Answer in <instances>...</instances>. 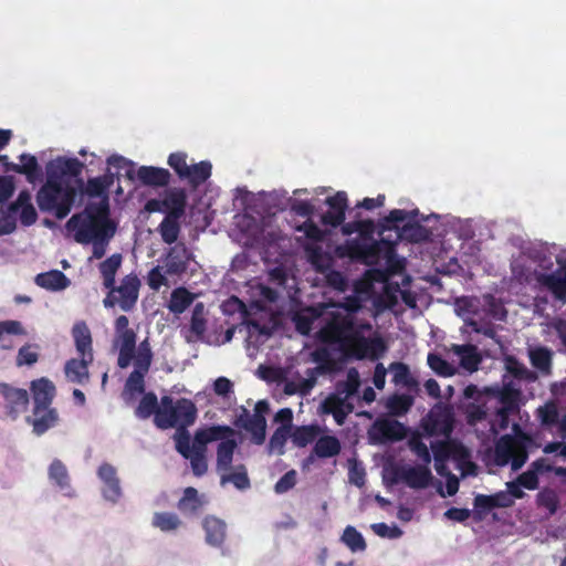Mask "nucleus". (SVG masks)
Instances as JSON below:
<instances>
[{"label":"nucleus","instance_id":"obj_53","mask_svg":"<svg viewBox=\"0 0 566 566\" xmlns=\"http://www.w3.org/2000/svg\"><path fill=\"white\" fill-rule=\"evenodd\" d=\"M340 539L354 553L366 549V542L363 535L354 526H347Z\"/></svg>","mask_w":566,"mask_h":566},{"label":"nucleus","instance_id":"obj_12","mask_svg":"<svg viewBox=\"0 0 566 566\" xmlns=\"http://www.w3.org/2000/svg\"><path fill=\"white\" fill-rule=\"evenodd\" d=\"M191 262H193L192 254L185 243H176L161 256L159 264L149 271L148 286L154 291H159L161 286L176 283L190 268Z\"/></svg>","mask_w":566,"mask_h":566},{"label":"nucleus","instance_id":"obj_30","mask_svg":"<svg viewBox=\"0 0 566 566\" xmlns=\"http://www.w3.org/2000/svg\"><path fill=\"white\" fill-rule=\"evenodd\" d=\"M202 527L206 533V543L213 547H221L227 535V524L214 516H207Z\"/></svg>","mask_w":566,"mask_h":566},{"label":"nucleus","instance_id":"obj_28","mask_svg":"<svg viewBox=\"0 0 566 566\" xmlns=\"http://www.w3.org/2000/svg\"><path fill=\"white\" fill-rule=\"evenodd\" d=\"M31 390L33 394L34 408L42 410L44 407H50L55 396V386L46 378H40L32 381Z\"/></svg>","mask_w":566,"mask_h":566},{"label":"nucleus","instance_id":"obj_32","mask_svg":"<svg viewBox=\"0 0 566 566\" xmlns=\"http://www.w3.org/2000/svg\"><path fill=\"white\" fill-rule=\"evenodd\" d=\"M340 450V441L336 437L328 434L317 437L313 447L312 454L307 460L312 462L314 457L321 459L333 458L338 455Z\"/></svg>","mask_w":566,"mask_h":566},{"label":"nucleus","instance_id":"obj_34","mask_svg":"<svg viewBox=\"0 0 566 566\" xmlns=\"http://www.w3.org/2000/svg\"><path fill=\"white\" fill-rule=\"evenodd\" d=\"M34 281L40 287L52 292L63 291L71 284L70 279L59 270L40 273L35 276Z\"/></svg>","mask_w":566,"mask_h":566},{"label":"nucleus","instance_id":"obj_26","mask_svg":"<svg viewBox=\"0 0 566 566\" xmlns=\"http://www.w3.org/2000/svg\"><path fill=\"white\" fill-rule=\"evenodd\" d=\"M551 469L552 467L547 463L546 459H538L531 464L526 472L522 473L515 481H511L510 483H517L521 490L522 488L535 490L538 486V475L551 471Z\"/></svg>","mask_w":566,"mask_h":566},{"label":"nucleus","instance_id":"obj_62","mask_svg":"<svg viewBox=\"0 0 566 566\" xmlns=\"http://www.w3.org/2000/svg\"><path fill=\"white\" fill-rule=\"evenodd\" d=\"M114 346L118 349L135 350L136 333L133 329L115 333Z\"/></svg>","mask_w":566,"mask_h":566},{"label":"nucleus","instance_id":"obj_29","mask_svg":"<svg viewBox=\"0 0 566 566\" xmlns=\"http://www.w3.org/2000/svg\"><path fill=\"white\" fill-rule=\"evenodd\" d=\"M72 336L78 356L87 357V359H94L92 335L85 322H77L74 324L72 328Z\"/></svg>","mask_w":566,"mask_h":566},{"label":"nucleus","instance_id":"obj_8","mask_svg":"<svg viewBox=\"0 0 566 566\" xmlns=\"http://www.w3.org/2000/svg\"><path fill=\"white\" fill-rule=\"evenodd\" d=\"M327 210L318 214L319 227L324 231V237L332 232L334 229L339 228L343 235L358 234V238L348 242V255L353 259L360 260L355 254L356 247L363 243L364 239L371 237L374 233V223L371 221H352L345 222V211L347 209V195L344 191H338L325 200Z\"/></svg>","mask_w":566,"mask_h":566},{"label":"nucleus","instance_id":"obj_7","mask_svg":"<svg viewBox=\"0 0 566 566\" xmlns=\"http://www.w3.org/2000/svg\"><path fill=\"white\" fill-rule=\"evenodd\" d=\"M454 312L472 332L482 334L500 343L496 338V326L493 321H504L506 310L503 303L491 294L482 296H462L454 302Z\"/></svg>","mask_w":566,"mask_h":566},{"label":"nucleus","instance_id":"obj_2","mask_svg":"<svg viewBox=\"0 0 566 566\" xmlns=\"http://www.w3.org/2000/svg\"><path fill=\"white\" fill-rule=\"evenodd\" d=\"M260 198L269 201L284 199L286 206L298 217L305 218L301 224L296 226V232L301 233L297 237L307 239L310 242L306 244L305 250L310 263L315 271L322 275V280L331 287L344 292L347 286L345 275L334 269L333 255L323 247L324 231L314 221L315 206L308 201L298 198L289 197L285 190H274L272 192H260L258 195L244 189L238 188L234 195V206L243 209L244 211L252 210L253 203Z\"/></svg>","mask_w":566,"mask_h":566},{"label":"nucleus","instance_id":"obj_19","mask_svg":"<svg viewBox=\"0 0 566 566\" xmlns=\"http://www.w3.org/2000/svg\"><path fill=\"white\" fill-rule=\"evenodd\" d=\"M398 476L411 489H424L432 480L430 468L421 464L401 467Z\"/></svg>","mask_w":566,"mask_h":566},{"label":"nucleus","instance_id":"obj_35","mask_svg":"<svg viewBox=\"0 0 566 566\" xmlns=\"http://www.w3.org/2000/svg\"><path fill=\"white\" fill-rule=\"evenodd\" d=\"M28 421L32 424L33 431L40 436L54 427L57 421V413L55 409L44 407L42 410L33 409V416L28 417Z\"/></svg>","mask_w":566,"mask_h":566},{"label":"nucleus","instance_id":"obj_41","mask_svg":"<svg viewBox=\"0 0 566 566\" xmlns=\"http://www.w3.org/2000/svg\"><path fill=\"white\" fill-rule=\"evenodd\" d=\"M210 161L203 160L199 164H191L181 180H186L192 187L203 184L211 176Z\"/></svg>","mask_w":566,"mask_h":566},{"label":"nucleus","instance_id":"obj_31","mask_svg":"<svg viewBox=\"0 0 566 566\" xmlns=\"http://www.w3.org/2000/svg\"><path fill=\"white\" fill-rule=\"evenodd\" d=\"M345 387L346 394L344 399L339 398L338 395H332L327 397L324 402L325 410L334 415V418L338 424H342L344 422L346 415L348 413V411H350V408L345 402V399L354 395L356 389L350 384H346Z\"/></svg>","mask_w":566,"mask_h":566},{"label":"nucleus","instance_id":"obj_23","mask_svg":"<svg viewBox=\"0 0 566 566\" xmlns=\"http://www.w3.org/2000/svg\"><path fill=\"white\" fill-rule=\"evenodd\" d=\"M234 431L227 432L219 441L217 447V463L216 470L219 473L232 469L233 455L238 448L235 439L232 437Z\"/></svg>","mask_w":566,"mask_h":566},{"label":"nucleus","instance_id":"obj_1","mask_svg":"<svg viewBox=\"0 0 566 566\" xmlns=\"http://www.w3.org/2000/svg\"><path fill=\"white\" fill-rule=\"evenodd\" d=\"M298 333L314 334L326 345L336 346L346 356L377 360L387 347L380 337H368L373 329L358 297L325 306L321 315L311 308L296 313L293 318Z\"/></svg>","mask_w":566,"mask_h":566},{"label":"nucleus","instance_id":"obj_45","mask_svg":"<svg viewBox=\"0 0 566 566\" xmlns=\"http://www.w3.org/2000/svg\"><path fill=\"white\" fill-rule=\"evenodd\" d=\"M178 220L179 218L177 217L166 216L158 227V232L163 241L169 245L176 243L179 237L180 224Z\"/></svg>","mask_w":566,"mask_h":566},{"label":"nucleus","instance_id":"obj_57","mask_svg":"<svg viewBox=\"0 0 566 566\" xmlns=\"http://www.w3.org/2000/svg\"><path fill=\"white\" fill-rule=\"evenodd\" d=\"M270 335L271 333L268 327L261 326L258 323H251L248 326V346L259 347V345L269 339Z\"/></svg>","mask_w":566,"mask_h":566},{"label":"nucleus","instance_id":"obj_16","mask_svg":"<svg viewBox=\"0 0 566 566\" xmlns=\"http://www.w3.org/2000/svg\"><path fill=\"white\" fill-rule=\"evenodd\" d=\"M96 474L102 483V497L113 505L117 504L123 496L117 469L113 464L104 462L97 468Z\"/></svg>","mask_w":566,"mask_h":566},{"label":"nucleus","instance_id":"obj_44","mask_svg":"<svg viewBox=\"0 0 566 566\" xmlns=\"http://www.w3.org/2000/svg\"><path fill=\"white\" fill-rule=\"evenodd\" d=\"M524 491L517 483H506V491H500L492 495L494 507H509L514 503V499H523Z\"/></svg>","mask_w":566,"mask_h":566},{"label":"nucleus","instance_id":"obj_58","mask_svg":"<svg viewBox=\"0 0 566 566\" xmlns=\"http://www.w3.org/2000/svg\"><path fill=\"white\" fill-rule=\"evenodd\" d=\"M158 400L157 396L153 392L145 394L142 398L135 413L139 419H147L153 413H157Z\"/></svg>","mask_w":566,"mask_h":566},{"label":"nucleus","instance_id":"obj_13","mask_svg":"<svg viewBox=\"0 0 566 566\" xmlns=\"http://www.w3.org/2000/svg\"><path fill=\"white\" fill-rule=\"evenodd\" d=\"M107 165L115 168L117 174L122 171L129 179L137 178L142 184L147 186H165L169 181L170 174L165 168H157L153 166H142L136 169L134 161L120 156L112 155L107 158Z\"/></svg>","mask_w":566,"mask_h":566},{"label":"nucleus","instance_id":"obj_60","mask_svg":"<svg viewBox=\"0 0 566 566\" xmlns=\"http://www.w3.org/2000/svg\"><path fill=\"white\" fill-rule=\"evenodd\" d=\"M409 448L411 452L421 461V465H427L431 463L432 457L431 452L428 449L427 444L419 438H412L409 440Z\"/></svg>","mask_w":566,"mask_h":566},{"label":"nucleus","instance_id":"obj_49","mask_svg":"<svg viewBox=\"0 0 566 566\" xmlns=\"http://www.w3.org/2000/svg\"><path fill=\"white\" fill-rule=\"evenodd\" d=\"M120 264L122 255L117 253L111 255L104 262L101 263L99 271L104 279L105 287H113V285L115 284V275Z\"/></svg>","mask_w":566,"mask_h":566},{"label":"nucleus","instance_id":"obj_5","mask_svg":"<svg viewBox=\"0 0 566 566\" xmlns=\"http://www.w3.org/2000/svg\"><path fill=\"white\" fill-rule=\"evenodd\" d=\"M83 164L74 157L59 156L45 165V182L36 193L41 211L64 219L72 210L77 195L73 180L82 172Z\"/></svg>","mask_w":566,"mask_h":566},{"label":"nucleus","instance_id":"obj_46","mask_svg":"<svg viewBox=\"0 0 566 566\" xmlns=\"http://www.w3.org/2000/svg\"><path fill=\"white\" fill-rule=\"evenodd\" d=\"M392 374V381L408 389L418 387V381L410 375L409 367L403 363H392L389 367Z\"/></svg>","mask_w":566,"mask_h":566},{"label":"nucleus","instance_id":"obj_9","mask_svg":"<svg viewBox=\"0 0 566 566\" xmlns=\"http://www.w3.org/2000/svg\"><path fill=\"white\" fill-rule=\"evenodd\" d=\"M107 207L104 206L101 213H92L85 210L74 214L67 222L66 229L73 233L74 240L82 244L92 243L93 258L101 259L105 255L107 244L115 233V228L106 219Z\"/></svg>","mask_w":566,"mask_h":566},{"label":"nucleus","instance_id":"obj_21","mask_svg":"<svg viewBox=\"0 0 566 566\" xmlns=\"http://www.w3.org/2000/svg\"><path fill=\"white\" fill-rule=\"evenodd\" d=\"M139 285L138 277L130 274L122 280L118 287H115L118 305L123 311L128 312L135 306L138 298Z\"/></svg>","mask_w":566,"mask_h":566},{"label":"nucleus","instance_id":"obj_14","mask_svg":"<svg viewBox=\"0 0 566 566\" xmlns=\"http://www.w3.org/2000/svg\"><path fill=\"white\" fill-rule=\"evenodd\" d=\"M197 417L195 405L188 399H179L175 405L160 409L155 415V422L161 429L178 428V432L192 424Z\"/></svg>","mask_w":566,"mask_h":566},{"label":"nucleus","instance_id":"obj_11","mask_svg":"<svg viewBox=\"0 0 566 566\" xmlns=\"http://www.w3.org/2000/svg\"><path fill=\"white\" fill-rule=\"evenodd\" d=\"M231 431L232 428L228 426H212L198 430L192 442L188 431H180L175 434L176 449L182 457L190 460L193 474L201 476L208 470L207 444L221 439L227 432Z\"/></svg>","mask_w":566,"mask_h":566},{"label":"nucleus","instance_id":"obj_20","mask_svg":"<svg viewBox=\"0 0 566 566\" xmlns=\"http://www.w3.org/2000/svg\"><path fill=\"white\" fill-rule=\"evenodd\" d=\"M19 164H8L7 170L25 176L29 184L35 185L42 181L43 172L35 156L22 154L19 157Z\"/></svg>","mask_w":566,"mask_h":566},{"label":"nucleus","instance_id":"obj_51","mask_svg":"<svg viewBox=\"0 0 566 566\" xmlns=\"http://www.w3.org/2000/svg\"><path fill=\"white\" fill-rule=\"evenodd\" d=\"M153 359V353L148 339H144L135 349L134 366L135 369L148 371Z\"/></svg>","mask_w":566,"mask_h":566},{"label":"nucleus","instance_id":"obj_22","mask_svg":"<svg viewBox=\"0 0 566 566\" xmlns=\"http://www.w3.org/2000/svg\"><path fill=\"white\" fill-rule=\"evenodd\" d=\"M10 210L19 216L20 222L24 227L34 224L38 220V212L32 203V196L28 190H22L17 199L10 203Z\"/></svg>","mask_w":566,"mask_h":566},{"label":"nucleus","instance_id":"obj_40","mask_svg":"<svg viewBox=\"0 0 566 566\" xmlns=\"http://www.w3.org/2000/svg\"><path fill=\"white\" fill-rule=\"evenodd\" d=\"M195 297L187 289L177 287L171 292L167 307L176 315L181 314L193 303Z\"/></svg>","mask_w":566,"mask_h":566},{"label":"nucleus","instance_id":"obj_33","mask_svg":"<svg viewBox=\"0 0 566 566\" xmlns=\"http://www.w3.org/2000/svg\"><path fill=\"white\" fill-rule=\"evenodd\" d=\"M219 476L221 486L231 483L239 491H245L251 486L247 468L241 463L234 465L232 469H228L227 471L219 473Z\"/></svg>","mask_w":566,"mask_h":566},{"label":"nucleus","instance_id":"obj_17","mask_svg":"<svg viewBox=\"0 0 566 566\" xmlns=\"http://www.w3.org/2000/svg\"><path fill=\"white\" fill-rule=\"evenodd\" d=\"M49 483L64 497L74 499L76 490L72 485V479L67 467L60 459H53L48 467Z\"/></svg>","mask_w":566,"mask_h":566},{"label":"nucleus","instance_id":"obj_61","mask_svg":"<svg viewBox=\"0 0 566 566\" xmlns=\"http://www.w3.org/2000/svg\"><path fill=\"white\" fill-rule=\"evenodd\" d=\"M259 298L255 301L260 308H266L268 305L275 303L279 298V292L270 286L258 284L255 286Z\"/></svg>","mask_w":566,"mask_h":566},{"label":"nucleus","instance_id":"obj_50","mask_svg":"<svg viewBox=\"0 0 566 566\" xmlns=\"http://www.w3.org/2000/svg\"><path fill=\"white\" fill-rule=\"evenodd\" d=\"M319 434V428L317 426H303L297 427L291 432V439L296 447L303 448L308 443L316 441Z\"/></svg>","mask_w":566,"mask_h":566},{"label":"nucleus","instance_id":"obj_27","mask_svg":"<svg viewBox=\"0 0 566 566\" xmlns=\"http://www.w3.org/2000/svg\"><path fill=\"white\" fill-rule=\"evenodd\" d=\"M93 363V359L87 357L72 358L66 361L64 367L65 377L69 381L85 385L90 380L88 366Z\"/></svg>","mask_w":566,"mask_h":566},{"label":"nucleus","instance_id":"obj_52","mask_svg":"<svg viewBox=\"0 0 566 566\" xmlns=\"http://www.w3.org/2000/svg\"><path fill=\"white\" fill-rule=\"evenodd\" d=\"M238 226L247 232L253 243L263 244L264 230H260L256 220L253 217L245 213L241 217Z\"/></svg>","mask_w":566,"mask_h":566},{"label":"nucleus","instance_id":"obj_10","mask_svg":"<svg viewBox=\"0 0 566 566\" xmlns=\"http://www.w3.org/2000/svg\"><path fill=\"white\" fill-rule=\"evenodd\" d=\"M434 469L437 473L447 479V495L452 496L459 490V479L448 468V462L454 463L461 476L474 474L475 465L471 461V452L468 448L457 441L438 442L432 447Z\"/></svg>","mask_w":566,"mask_h":566},{"label":"nucleus","instance_id":"obj_4","mask_svg":"<svg viewBox=\"0 0 566 566\" xmlns=\"http://www.w3.org/2000/svg\"><path fill=\"white\" fill-rule=\"evenodd\" d=\"M513 279L518 283L536 282L555 300L566 302V266L554 270V256L546 243H530L513 256Z\"/></svg>","mask_w":566,"mask_h":566},{"label":"nucleus","instance_id":"obj_3","mask_svg":"<svg viewBox=\"0 0 566 566\" xmlns=\"http://www.w3.org/2000/svg\"><path fill=\"white\" fill-rule=\"evenodd\" d=\"M418 212L411 214L405 210L395 209L390 211L387 220L394 224V228L384 229L379 233V239L367 237L363 243L356 247L355 254L367 265H382L385 272L381 273L384 282H388L395 274L403 269V261L396 254V244L401 239H408L415 242L426 241L432 237H442V232L437 226H429L432 221H422L420 224L415 217Z\"/></svg>","mask_w":566,"mask_h":566},{"label":"nucleus","instance_id":"obj_48","mask_svg":"<svg viewBox=\"0 0 566 566\" xmlns=\"http://www.w3.org/2000/svg\"><path fill=\"white\" fill-rule=\"evenodd\" d=\"M514 443L510 436L502 437L494 449V461L497 465L504 467L512 460Z\"/></svg>","mask_w":566,"mask_h":566},{"label":"nucleus","instance_id":"obj_24","mask_svg":"<svg viewBox=\"0 0 566 566\" xmlns=\"http://www.w3.org/2000/svg\"><path fill=\"white\" fill-rule=\"evenodd\" d=\"M449 353L457 357L459 366L465 371L472 374L478 370L481 363V357L478 353V348L474 345H451Z\"/></svg>","mask_w":566,"mask_h":566},{"label":"nucleus","instance_id":"obj_18","mask_svg":"<svg viewBox=\"0 0 566 566\" xmlns=\"http://www.w3.org/2000/svg\"><path fill=\"white\" fill-rule=\"evenodd\" d=\"M426 221H434L442 235L453 233L459 239H469L473 234V230L469 220H463L453 216L431 214L426 217Z\"/></svg>","mask_w":566,"mask_h":566},{"label":"nucleus","instance_id":"obj_43","mask_svg":"<svg viewBox=\"0 0 566 566\" xmlns=\"http://www.w3.org/2000/svg\"><path fill=\"white\" fill-rule=\"evenodd\" d=\"M148 371H142L139 369H135L132 371L129 377L126 380L125 389L123 392V397L126 401H132L135 399L137 395L144 392V378Z\"/></svg>","mask_w":566,"mask_h":566},{"label":"nucleus","instance_id":"obj_55","mask_svg":"<svg viewBox=\"0 0 566 566\" xmlns=\"http://www.w3.org/2000/svg\"><path fill=\"white\" fill-rule=\"evenodd\" d=\"M291 438V430L286 426H280L273 433L269 442V452L283 454L287 439Z\"/></svg>","mask_w":566,"mask_h":566},{"label":"nucleus","instance_id":"obj_37","mask_svg":"<svg viewBox=\"0 0 566 566\" xmlns=\"http://www.w3.org/2000/svg\"><path fill=\"white\" fill-rule=\"evenodd\" d=\"M187 196L181 189H170L164 197V206L167 211L166 216L180 218L186 208Z\"/></svg>","mask_w":566,"mask_h":566},{"label":"nucleus","instance_id":"obj_25","mask_svg":"<svg viewBox=\"0 0 566 566\" xmlns=\"http://www.w3.org/2000/svg\"><path fill=\"white\" fill-rule=\"evenodd\" d=\"M0 394L3 396L9 413L13 418L25 410L29 402L27 390L13 388L9 385L2 384L0 385Z\"/></svg>","mask_w":566,"mask_h":566},{"label":"nucleus","instance_id":"obj_15","mask_svg":"<svg viewBox=\"0 0 566 566\" xmlns=\"http://www.w3.org/2000/svg\"><path fill=\"white\" fill-rule=\"evenodd\" d=\"M270 407L268 401L260 400L254 407V413L250 415L244 410V416H241L239 422L242 428L251 433V441L255 444H262L265 440L266 420L265 415L269 412Z\"/></svg>","mask_w":566,"mask_h":566},{"label":"nucleus","instance_id":"obj_36","mask_svg":"<svg viewBox=\"0 0 566 566\" xmlns=\"http://www.w3.org/2000/svg\"><path fill=\"white\" fill-rule=\"evenodd\" d=\"M205 505L203 496L193 488H187L178 502V510L186 516L197 515Z\"/></svg>","mask_w":566,"mask_h":566},{"label":"nucleus","instance_id":"obj_42","mask_svg":"<svg viewBox=\"0 0 566 566\" xmlns=\"http://www.w3.org/2000/svg\"><path fill=\"white\" fill-rule=\"evenodd\" d=\"M182 522L176 513L156 512L151 518V525L165 533L177 531Z\"/></svg>","mask_w":566,"mask_h":566},{"label":"nucleus","instance_id":"obj_63","mask_svg":"<svg viewBox=\"0 0 566 566\" xmlns=\"http://www.w3.org/2000/svg\"><path fill=\"white\" fill-rule=\"evenodd\" d=\"M168 165L176 171L180 179L184 178L190 166L187 164V154L181 151L170 154Z\"/></svg>","mask_w":566,"mask_h":566},{"label":"nucleus","instance_id":"obj_64","mask_svg":"<svg viewBox=\"0 0 566 566\" xmlns=\"http://www.w3.org/2000/svg\"><path fill=\"white\" fill-rule=\"evenodd\" d=\"M17 228V218L10 206L7 210H0V235L10 234Z\"/></svg>","mask_w":566,"mask_h":566},{"label":"nucleus","instance_id":"obj_59","mask_svg":"<svg viewBox=\"0 0 566 566\" xmlns=\"http://www.w3.org/2000/svg\"><path fill=\"white\" fill-rule=\"evenodd\" d=\"M413 405V398L408 395H396L388 400L389 410L396 416H402Z\"/></svg>","mask_w":566,"mask_h":566},{"label":"nucleus","instance_id":"obj_56","mask_svg":"<svg viewBox=\"0 0 566 566\" xmlns=\"http://www.w3.org/2000/svg\"><path fill=\"white\" fill-rule=\"evenodd\" d=\"M537 417L545 427H553L558 423L559 410L554 401L546 402L537 409Z\"/></svg>","mask_w":566,"mask_h":566},{"label":"nucleus","instance_id":"obj_47","mask_svg":"<svg viewBox=\"0 0 566 566\" xmlns=\"http://www.w3.org/2000/svg\"><path fill=\"white\" fill-rule=\"evenodd\" d=\"M427 364L440 377H451L458 373V366L443 359L437 353L428 354Z\"/></svg>","mask_w":566,"mask_h":566},{"label":"nucleus","instance_id":"obj_54","mask_svg":"<svg viewBox=\"0 0 566 566\" xmlns=\"http://www.w3.org/2000/svg\"><path fill=\"white\" fill-rule=\"evenodd\" d=\"M492 406L481 405V406H471L468 410V422L471 426H476L478 423L484 424L485 428H489V420L491 418Z\"/></svg>","mask_w":566,"mask_h":566},{"label":"nucleus","instance_id":"obj_39","mask_svg":"<svg viewBox=\"0 0 566 566\" xmlns=\"http://www.w3.org/2000/svg\"><path fill=\"white\" fill-rule=\"evenodd\" d=\"M530 360L536 369L543 374H549L552 368L553 352L545 346L528 347Z\"/></svg>","mask_w":566,"mask_h":566},{"label":"nucleus","instance_id":"obj_38","mask_svg":"<svg viewBox=\"0 0 566 566\" xmlns=\"http://www.w3.org/2000/svg\"><path fill=\"white\" fill-rule=\"evenodd\" d=\"M25 334L27 332L21 322L13 319L0 321V348L6 350L12 349L14 344L11 337Z\"/></svg>","mask_w":566,"mask_h":566},{"label":"nucleus","instance_id":"obj_6","mask_svg":"<svg viewBox=\"0 0 566 566\" xmlns=\"http://www.w3.org/2000/svg\"><path fill=\"white\" fill-rule=\"evenodd\" d=\"M507 375L503 378V390L496 405L492 408L489 428L482 433L490 438L495 437L500 431L506 430L510 424V417L517 410V398L521 394L520 381L533 382L537 379L534 371L514 357L505 359Z\"/></svg>","mask_w":566,"mask_h":566}]
</instances>
